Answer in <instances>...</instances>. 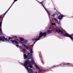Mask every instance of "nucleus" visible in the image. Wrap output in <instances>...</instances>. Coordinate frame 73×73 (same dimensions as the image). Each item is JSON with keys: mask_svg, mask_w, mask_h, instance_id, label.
<instances>
[{"mask_svg": "<svg viewBox=\"0 0 73 73\" xmlns=\"http://www.w3.org/2000/svg\"><path fill=\"white\" fill-rule=\"evenodd\" d=\"M35 66L36 67V68H37V69H38V70H39V69H40V68L39 67H38V66H36V65H35Z\"/></svg>", "mask_w": 73, "mask_h": 73, "instance_id": "f8f14e48", "label": "nucleus"}, {"mask_svg": "<svg viewBox=\"0 0 73 73\" xmlns=\"http://www.w3.org/2000/svg\"><path fill=\"white\" fill-rule=\"evenodd\" d=\"M13 37H15V38H17V36H13Z\"/></svg>", "mask_w": 73, "mask_h": 73, "instance_id": "a211bd4d", "label": "nucleus"}, {"mask_svg": "<svg viewBox=\"0 0 73 73\" xmlns=\"http://www.w3.org/2000/svg\"><path fill=\"white\" fill-rule=\"evenodd\" d=\"M42 5H43V7H44V8L45 9L46 11L47 12H48V11H47V10H46V9H45V7H44V5H43V4H42Z\"/></svg>", "mask_w": 73, "mask_h": 73, "instance_id": "4468645a", "label": "nucleus"}, {"mask_svg": "<svg viewBox=\"0 0 73 73\" xmlns=\"http://www.w3.org/2000/svg\"><path fill=\"white\" fill-rule=\"evenodd\" d=\"M30 53H33V50H31V51H30Z\"/></svg>", "mask_w": 73, "mask_h": 73, "instance_id": "dca6fc26", "label": "nucleus"}, {"mask_svg": "<svg viewBox=\"0 0 73 73\" xmlns=\"http://www.w3.org/2000/svg\"><path fill=\"white\" fill-rule=\"evenodd\" d=\"M53 16H54V14H53L52 15Z\"/></svg>", "mask_w": 73, "mask_h": 73, "instance_id": "5701e85b", "label": "nucleus"}, {"mask_svg": "<svg viewBox=\"0 0 73 73\" xmlns=\"http://www.w3.org/2000/svg\"><path fill=\"white\" fill-rule=\"evenodd\" d=\"M40 4H41V3H42V2H40Z\"/></svg>", "mask_w": 73, "mask_h": 73, "instance_id": "b1692460", "label": "nucleus"}, {"mask_svg": "<svg viewBox=\"0 0 73 73\" xmlns=\"http://www.w3.org/2000/svg\"><path fill=\"white\" fill-rule=\"evenodd\" d=\"M23 50L24 52H25V51H26V49H25V48L23 49Z\"/></svg>", "mask_w": 73, "mask_h": 73, "instance_id": "f3484780", "label": "nucleus"}, {"mask_svg": "<svg viewBox=\"0 0 73 73\" xmlns=\"http://www.w3.org/2000/svg\"><path fill=\"white\" fill-rule=\"evenodd\" d=\"M28 42L27 41L25 40L23 42V46L24 48H25L27 49V50H30V49H29V48L26 45H25L24 44H26L27 42Z\"/></svg>", "mask_w": 73, "mask_h": 73, "instance_id": "39448f33", "label": "nucleus"}, {"mask_svg": "<svg viewBox=\"0 0 73 73\" xmlns=\"http://www.w3.org/2000/svg\"><path fill=\"white\" fill-rule=\"evenodd\" d=\"M17 0H14V1L13 3V4H12V5L9 8V9L7 10H8V11H9V9H10V8H11V7H12V5L13 4H14V3H15V1H17Z\"/></svg>", "mask_w": 73, "mask_h": 73, "instance_id": "9d476101", "label": "nucleus"}, {"mask_svg": "<svg viewBox=\"0 0 73 73\" xmlns=\"http://www.w3.org/2000/svg\"><path fill=\"white\" fill-rule=\"evenodd\" d=\"M24 58V59H25L26 58H28V59H29L31 58H32V56H31V54L29 53H28V54L27 56V55L26 54H24L23 55Z\"/></svg>", "mask_w": 73, "mask_h": 73, "instance_id": "20e7f679", "label": "nucleus"}, {"mask_svg": "<svg viewBox=\"0 0 73 73\" xmlns=\"http://www.w3.org/2000/svg\"><path fill=\"white\" fill-rule=\"evenodd\" d=\"M16 46L18 47V46H19V45L18 44H17V45H16Z\"/></svg>", "mask_w": 73, "mask_h": 73, "instance_id": "6ab92c4d", "label": "nucleus"}, {"mask_svg": "<svg viewBox=\"0 0 73 73\" xmlns=\"http://www.w3.org/2000/svg\"><path fill=\"white\" fill-rule=\"evenodd\" d=\"M8 10H7L5 12L6 13H7V12H8Z\"/></svg>", "mask_w": 73, "mask_h": 73, "instance_id": "412c9836", "label": "nucleus"}, {"mask_svg": "<svg viewBox=\"0 0 73 73\" xmlns=\"http://www.w3.org/2000/svg\"><path fill=\"white\" fill-rule=\"evenodd\" d=\"M35 73H37V72H35Z\"/></svg>", "mask_w": 73, "mask_h": 73, "instance_id": "bb28decb", "label": "nucleus"}, {"mask_svg": "<svg viewBox=\"0 0 73 73\" xmlns=\"http://www.w3.org/2000/svg\"><path fill=\"white\" fill-rule=\"evenodd\" d=\"M38 73H42V70H39L38 71Z\"/></svg>", "mask_w": 73, "mask_h": 73, "instance_id": "2eb2a0df", "label": "nucleus"}, {"mask_svg": "<svg viewBox=\"0 0 73 73\" xmlns=\"http://www.w3.org/2000/svg\"><path fill=\"white\" fill-rule=\"evenodd\" d=\"M54 20H55L56 21H57V19H56L54 18Z\"/></svg>", "mask_w": 73, "mask_h": 73, "instance_id": "aec40b11", "label": "nucleus"}, {"mask_svg": "<svg viewBox=\"0 0 73 73\" xmlns=\"http://www.w3.org/2000/svg\"><path fill=\"white\" fill-rule=\"evenodd\" d=\"M52 25H56V24L54 23H52Z\"/></svg>", "mask_w": 73, "mask_h": 73, "instance_id": "ddd939ff", "label": "nucleus"}, {"mask_svg": "<svg viewBox=\"0 0 73 73\" xmlns=\"http://www.w3.org/2000/svg\"><path fill=\"white\" fill-rule=\"evenodd\" d=\"M8 10H7L5 12L6 13H7V12H8Z\"/></svg>", "mask_w": 73, "mask_h": 73, "instance_id": "4be33fe9", "label": "nucleus"}, {"mask_svg": "<svg viewBox=\"0 0 73 73\" xmlns=\"http://www.w3.org/2000/svg\"><path fill=\"white\" fill-rule=\"evenodd\" d=\"M12 39V37H10L8 39L7 38H5L3 36H1V37H0V41H4L5 40L9 41V42H12L13 44H18V42L14 40H11Z\"/></svg>", "mask_w": 73, "mask_h": 73, "instance_id": "f03ea898", "label": "nucleus"}, {"mask_svg": "<svg viewBox=\"0 0 73 73\" xmlns=\"http://www.w3.org/2000/svg\"><path fill=\"white\" fill-rule=\"evenodd\" d=\"M49 12V13H49V12Z\"/></svg>", "mask_w": 73, "mask_h": 73, "instance_id": "cd10ccee", "label": "nucleus"}, {"mask_svg": "<svg viewBox=\"0 0 73 73\" xmlns=\"http://www.w3.org/2000/svg\"><path fill=\"white\" fill-rule=\"evenodd\" d=\"M64 16L60 15L58 17V19H59V20H61L62 19V18L63 17H64Z\"/></svg>", "mask_w": 73, "mask_h": 73, "instance_id": "6e6552de", "label": "nucleus"}, {"mask_svg": "<svg viewBox=\"0 0 73 73\" xmlns=\"http://www.w3.org/2000/svg\"><path fill=\"white\" fill-rule=\"evenodd\" d=\"M67 64H70V63H67Z\"/></svg>", "mask_w": 73, "mask_h": 73, "instance_id": "a878e982", "label": "nucleus"}, {"mask_svg": "<svg viewBox=\"0 0 73 73\" xmlns=\"http://www.w3.org/2000/svg\"><path fill=\"white\" fill-rule=\"evenodd\" d=\"M19 39L21 41H24V38H23L21 37L19 38Z\"/></svg>", "mask_w": 73, "mask_h": 73, "instance_id": "9b49d317", "label": "nucleus"}, {"mask_svg": "<svg viewBox=\"0 0 73 73\" xmlns=\"http://www.w3.org/2000/svg\"><path fill=\"white\" fill-rule=\"evenodd\" d=\"M46 33H42V32H40L39 34V36L38 37V39L34 38L33 39H32V40L33 41H35V40H36V41H38V40H40V38L42 36H44V37H45L46 36Z\"/></svg>", "mask_w": 73, "mask_h": 73, "instance_id": "7ed1b4c3", "label": "nucleus"}, {"mask_svg": "<svg viewBox=\"0 0 73 73\" xmlns=\"http://www.w3.org/2000/svg\"><path fill=\"white\" fill-rule=\"evenodd\" d=\"M31 61L29 62V60H27L24 63V64L23 65L26 68L29 73H32L33 72V70L31 69L32 68L33 65H34V60L33 58L31 59Z\"/></svg>", "mask_w": 73, "mask_h": 73, "instance_id": "f257e3e1", "label": "nucleus"}, {"mask_svg": "<svg viewBox=\"0 0 73 73\" xmlns=\"http://www.w3.org/2000/svg\"><path fill=\"white\" fill-rule=\"evenodd\" d=\"M1 16H0V19H1Z\"/></svg>", "mask_w": 73, "mask_h": 73, "instance_id": "393cba45", "label": "nucleus"}, {"mask_svg": "<svg viewBox=\"0 0 73 73\" xmlns=\"http://www.w3.org/2000/svg\"><path fill=\"white\" fill-rule=\"evenodd\" d=\"M13 38H14V37H13Z\"/></svg>", "mask_w": 73, "mask_h": 73, "instance_id": "c85d7f7f", "label": "nucleus"}, {"mask_svg": "<svg viewBox=\"0 0 73 73\" xmlns=\"http://www.w3.org/2000/svg\"><path fill=\"white\" fill-rule=\"evenodd\" d=\"M56 32H58V33H59V34H60L61 35V34H62L63 33V32H62L60 30L58 29H56Z\"/></svg>", "mask_w": 73, "mask_h": 73, "instance_id": "0eeeda50", "label": "nucleus"}, {"mask_svg": "<svg viewBox=\"0 0 73 73\" xmlns=\"http://www.w3.org/2000/svg\"><path fill=\"white\" fill-rule=\"evenodd\" d=\"M53 31H54V29H48L46 33H52V32H53Z\"/></svg>", "mask_w": 73, "mask_h": 73, "instance_id": "423d86ee", "label": "nucleus"}, {"mask_svg": "<svg viewBox=\"0 0 73 73\" xmlns=\"http://www.w3.org/2000/svg\"><path fill=\"white\" fill-rule=\"evenodd\" d=\"M1 24H2V22H1L0 23V32L2 33V31L1 30Z\"/></svg>", "mask_w": 73, "mask_h": 73, "instance_id": "1a4fd4ad", "label": "nucleus"}]
</instances>
